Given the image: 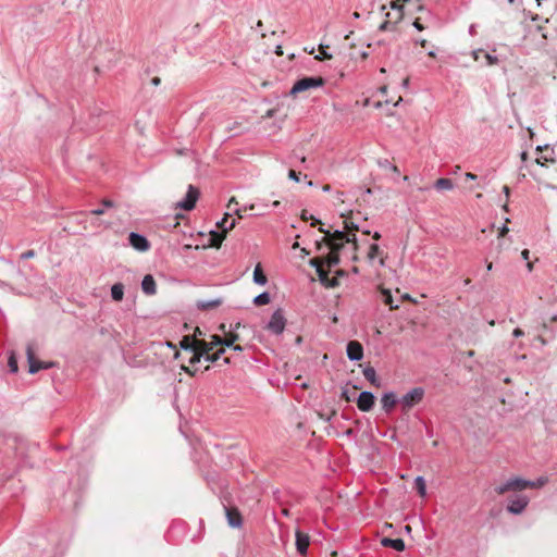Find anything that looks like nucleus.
<instances>
[{
  "mask_svg": "<svg viewBox=\"0 0 557 557\" xmlns=\"http://www.w3.org/2000/svg\"><path fill=\"white\" fill-rule=\"evenodd\" d=\"M32 546V557H63L67 543L55 532L35 536Z\"/></svg>",
  "mask_w": 557,
  "mask_h": 557,
  "instance_id": "nucleus-1",
  "label": "nucleus"
},
{
  "mask_svg": "<svg viewBox=\"0 0 557 557\" xmlns=\"http://www.w3.org/2000/svg\"><path fill=\"white\" fill-rule=\"evenodd\" d=\"M425 395V391L423 387H413L408 391L405 395L399 399V404L403 412H408L411 408L420 404Z\"/></svg>",
  "mask_w": 557,
  "mask_h": 557,
  "instance_id": "nucleus-2",
  "label": "nucleus"
},
{
  "mask_svg": "<svg viewBox=\"0 0 557 557\" xmlns=\"http://www.w3.org/2000/svg\"><path fill=\"white\" fill-rule=\"evenodd\" d=\"M286 326V318L281 308H277L271 315L264 329L272 335H282Z\"/></svg>",
  "mask_w": 557,
  "mask_h": 557,
  "instance_id": "nucleus-3",
  "label": "nucleus"
},
{
  "mask_svg": "<svg viewBox=\"0 0 557 557\" xmlns=\"http://www.w3.org/2000/svg\"><path fill=\"white\" fill-rule=\"evenodd\" d=\"M324 85V79L320 76H305L298 79L292 87L289 94L295 96L311 88H318Z\"/></svg>",
  "mask_w": 557,
  "mask_h": 557,
  "instance_id": "nucleus-4",
  "label": "nucleus"
},
{
  "mask_svg": "<svg viewBox=\"0 0 557 557\" xmlns=\"http://www.w3.org/2000/svg\"><path fill=\"white\" fill-rule=\"evenodd\" d=\"M531 484L532 483H530V480L513 478V479H509L506 482L497 485L495 487V492L499 495H503L509 491H523L527 487H529V485H531Z\"/></svg>",
  "mask_w": 557,
  "mask_h": 557,
  "instance_id": "nucleus-5",
  "label": "nucleus"
},
{
  "mask_svg": "<svg viewBox=\"0 0 557 557\" xmlns=\"http://www.w3.org/2000/svg\"><path fill=\"white\" fill-rule=\"evenodd\" d=\"M357 238L355 234H349L344 231H335L333 235H331L330 247L334 251H338L342 249L344 243H356Z\"/></svg>",
  "mask_w": 557,
  "mask_h": 557,
  "instance_id": "nucleus-6",
  "label": "nucleus"
},
{
  "mask_svg": "<svg viewBox=\"0 0 557 557\" xmlns=\"http://www.w3.org/2000/svg\"><path fill=\"white\" fill-rule=\"evenodd\" d=\"M199 190L197 187L189 185L185 197L176 202V208L190 211L195 208L196 202L199 198Z\"/></svg>",
  "mask_w": 557,
  "mask_h": 557,
  "instance_id": "nucleus-7",
  "label": "nucleus"
},
{
  "mask_svg": "<svg viewBox=\"0 0 557 557\" xmlns=\"http://www.w3.org/2000/svg\"><path fill=\"white\" fill-rule=\"evenodd\" d=\"M529 497L525 495H515L508 500L507 510L512 515H520L529 505Z\"/></svg>",
  "mask_w": 557,
  "mask_h": 557,
  "instance_id": "nucleus-8",
  "label": "nucleus"
},
{
  "mask_svg": "<svg viewBox=\"0 0 557 557\" xmlns=\"http://www.w3.org/2000/svg\"><path fill=\"white\" fill-rule=\"evenodd\" d=\"M375 404V396L372 392L363 391L358 395L357 407L363 412L370 411Z\"/></svg>",
  "mask_w": 557,
  "mask_h": 557,
  "instance_id": "nucleus-9",
  "label": "nucleus"
},
{
  "mask_svg": "<svg viewBox=\"0 0 557 557\" xmlns=\"http://www.w3.org/2000/svg\"><path fill=\"white\" fill-rule=\"evenodd\" d=\"M128 240L129 245L138 251H147L150 248L149 240L141 234L131 232Z\"/></svg>",
  "mask_w": 557,
  "mask_h": 557,
  "instance_id": "nucleus-10",
  "label": "nucleus"
},
{
  "mask_svg": "<svg viewBox=\"0 0 557 557\" xmlns=\"http://www.w3.org/2000/svg\"><path fill=\"white\" fill-rule=\"evenodd\" d=\"M346 354L349 360L359 361L363 358V347L357 341H350L346 346Z\"/></svg>",
  "mask_w": 557,
  "mask_h": 557,
  "instance_id": "nucleus-11",
  "label": "nucleus"
},
{
  "mask_svg": "<svg viewBox=\"0 0 557 557\" xmlns=\"http://www.w3.org/2000/svg\"><path fill=\"white\" fill-rule=\"evenodd\" d=\"M536 151L541 152V154H539L535 160L537 164L544 166L545 162H555L554 150L550 149L547 145L537 146Z\"/></svg>",
  "mask_w": 557,
  "mask_h": 557,
  "instance_id": "nucleus-12",
  "label": "nucleus"
},
{
  "mask_svg": "<svg viewBox=\"0 0 557 557\" xmlns=\"http://www.w3.org/2000/svg\"><path fill=\"white\" fill-rule=\"evenodd\" d=\"M397 403H399V399L392 391L384 393L381 397L382 409L386 413H391Z\"/></svg>",
  "mask_w": 557,
  "mask_h": 557,
  "instance_id": "nucleus-13",
  "label": "nucleus"
},
{
  "mask_svg": "<svg viewBox=\"0 0 557 557\" xmlns=\"http://www.w3.org/2000/svg\"><path fill=\"white\" fill-rule=\"evenodd\" d=\"M296 549L300 555H306L308 552V547L310 544V537L308 534L301 532L300 530H296Z\"/></svg>",
  "mask_w": 557,
  "mask_h": 557,
  "instance_id": "nucleus-14",
  "label": "nucleus"
},
{
  "mask_svg": "<svg viewBox=\"0 0 557 557\" xmlns=\"http://www.w3.org/2000/svg\"><path fill=\"white\" fill-rule=\"evenodd\" d=\"M26 357L28 362V372L35 374L40 370V361L35 358V350L32 344H27Z\"/></svg>",
  "mask_w": 557,
  "mask_h": 557,
  "instance_id": "nucleus-15",
  "label": "nucleus"
},
{
  "mask_svg": "<svg viewBox=\"0 0 557 557\" xmlns=\"http://www.w3.org/2000/svg\"><path fill=\"white\" fill-rule=\"evenodd\" d=\"M472 57L475 61L484 60L487 65H494L498 63V58L486 52L484 49L473 50Z\"/></svg>",
  "mask_w": 557,
  "mask_h": 557,
  "instance_id": "nucleus-16",
  "label": "nucleus"
},
{
  "mask_svg": "<svg viewBox=\"0 0 557 557\" xmlns=\"http://www.w3.org/2000/svg\"><path fill=\"white\" fill-rule=\"evenodd\" d=\"M141 289L146 295L152 296L157 293V285L153 276L147 274L141 281Z\"/></svg>",
  "mask_w": 557,
  "mask_h": 557,
  "instance_id": "nucleus-17",
  "label": "nucleus"
},
{
  "mask_svg": "<svg viewBox=\"0 0 557 557\" xmlns=\"http://www.w3.org/2000/svg\"><path fill=\"white\" fill-rule=\"evenodd\" d=\"M381 544L385 547H391L397 552H403L406 547L404 540L399 539V537L398 539L384 537V539H382Z\"/></svg>",
  "mask_w": 557,
  "mask_h": 557,
  "instance_id": "nucleus-18",
  "label": "nucleus"
},
{
  "mask_svg": "<svg viewBox=\"0 0 557 557\" xmlns=\"http://www.w3.org/2000/svg\"><path fill=\"white\" fill-rule=\"evenodd\" d=\"M226 510V518L230 527L232 528H239L242 525V515L237 510L232 509H225Z\"/></svg>",
  "mask_w": 557,
  "mask_h": 557,
  "instance_id": "nucleus-19",
  "label": "nucleus"
},
{
  "mask_svg": "<svg viewBox=\"0 0 557 557\" xmlns=\"http://www.w3.org/2000/svg\"><path fill=\"white\" fill-rule=\"evenodd\" d=\"M198 338H191V336H184L180 342V347L185 351H194L197 350Z\"/></svg>",
  "mask_w": 557,
  "mask_h": 557,
  "instance_id": "nucleus-20",
  "label": "nucleus"
},
{
  "mask_svg": "<svg viewBox=\"0 0 557 557\" xmlns=\"http://www.w3.org/2000/svg\"><path fill=\"white\" fill-rule=\"evenodd\" d=\"M317 274H318L319 280L322 285H324L326 287H335L337 285V280L336 278L331 280L329 277V272L325 271L323 268L318 269Z\"/></svg>",
  "mask_w": 557,
  "mask_h": 557,
  "instance_id": "nucleus-21",
  "label": "nucleus"
},
{
  "mask_svg": "<svg viewBox=\"0 0 557 557\" xmlns=\"http://www.w3.org/2000/svg\"><path fill=\"white\" fill-rule=\"evenodd\" d=\"M363 376L375 387L381 386V381L376 376V371L373 367H366L362 371Z\"/></svg>",
  "mask_w": 557,
  "mask_h": 557,
  "instance_id": "nucleus-22",
  "label": "nucleus"
},
{
  "mask_svg": "<svg viewBox=\"0 0 557 557\" xmlns=\"http://www.w3.org/2000/svg\"><path fill=\"white\" fill-rule=\"evenodd\" d=\"M221 304V299L198 300L196 306L200 310H209L219 307Z\"/></svg>",
  "mask_w": 557,
  "mask_h": 557,
  "instance_id": "nucleus-23",
  "label": "nucleus"
},
{
  "mask_svg": "<svg viewBox=\"0 0 557 557\" xmlns=\"http://www.w3.org/2000/svg\"><path fill=\"white\" fill-rule=\"evenodd\" d=\"M111 297L114 301H121L124 297V285L115 283L111 287Z\"/></svg>",
  "mask_w": 557,
  "mask_h": 557,
  "instance_id": "nucleus-24",
  "label": "nucleus"
},
{
  "mask_svg": "<svg viewBox=\"0 0 557 557\" xmlns=\"http://www.w3.org/2000/svg\"><path fill=\"white\" fill-rule=\"evenodd\" d=\"M383 302L387 305L392 310L398 309L399 305L394 302L392 293L389 289L382 288L381 290Z\"/></svg>",
  "mask_w": 557,
  "mask_h": 557,
  "instance_id": "nucleus-25",
  "label": "nucleus"
},
{
  "mask_svg": "<svg viewBox=\"0 0 557 557\" xmlns=\"http://www.w3.org/2000/svg\"><path fill=\"white\" fill-rule=\"evenodd\" d=\"M253 282L257 284V285H265L267 282H268V278L265 276V274L263 273L260 264L256 265L255 270H253Z\"/></svg>",
  "mask_w": 557,
  "mask_h": 557,
  "instance_id": "nucleus-26",
  "label": "nucleus"
},
{
  "mask_svg": "<svg viewBox=\"0 0 557 557\" xmlns=\"http://www.w3.org/2000/svg\"><path fill=\"white\" fill-rule=\"evenodd\" d=\"M228 216H230V213H226L224 215V218L216 223L218 227H220L222 230L221 233H223L224 235L226 232L231 231L236 224L235 220H232L228 223Z\"/></svg>",
  "mask_w": 557,
  "mask_h": 557,
  "instance_id": "nucleus-27",
  "label": "nucleus"
},
{
  "mask_svg": "<svg viewBox=\"0 0 557 557\" xmlns=\"http://www.w3.org/2000/svg\"><path fill=\"white\" fill-rule=\"evenodd\" d=\"M434 187L437 190H451L454 188V183L450 178L442 177L434 183Z\"/></svg>",
  "mask_w": 557,
  "mask_h": 557,
  "instance_id": "nucleus-28",
  "label": "nucleus"
},
{
  "mask_svg": "<svg viewBox=\"0 0 557 557\" xmlns=\"http://www.w3.org/2000/svg\"><path fill=\"white\" fill-rule=\"evenodd\" d=\"M224 237H225V235L223 233L218 232V231H211L210 238H209L210 246L220 247Z\"/></svg>",
  "mask_w": 557,
  "mask_h": 557,
  "instance_id": "nucleus-29",
  "label": "nucleus"
},
{
  "mask_svg": "<svg viewBox=\"0 0 557 557\" xmlns=\"http://www.w3.org/2000/svg\"><path fill=\"white\" fill-rule=\"evenodd\" d=\"M414 488L417 490L418 494L421 497H424L426 495V483L423 476L418 475L414 479Z\"/></svg>",
  "mask_w": 557,
  "mask_h": 557,
  "instance_id": "nucleus-30",
  "label": "nucleus"
},
{
  "mask_svg": "<svg viewBox=\"0 0 557 557\" xmlns=\"http://www.w3.org/2000/svg\"><path fill=\"white\" fill-rule=\"evenodd\" d=\"M197 344V349L203 352L205 356L215 348V346L212 345L211 342H207L202 338H198Z\"/></svg>",
  "mask_w": 557,
  "mask_h": 557,
  "instance_id": "nucleus-31",
  "label": "nucleus"
},
{
  "mask_svg": "<svg viewBox=\"0 0 557 557\" xmlns=\"http://www.w3.org/2000/svg\"><path fill=\"white\" fill-rule=\"evenodd\" d=\"M271 300V297H270V294L268 292H263L259 295H257L252 302L256 305V306H263V305H268Z\"/></svg>",
  "mask_w": 557,
  "mask_h": 557,
  "instance_id": "nucleus-32",
  "label": "nucleus"
},
{
  "mask_svg": "<svg viewBox=\"0 0 557 557\" xmlns=\"http://www.w3.org/2000/svg\"><path fill=\"white\" fill-rule=\"evenodd\" d=\"M224 352H225V348H224V347H220L219 349H216V351H215V352H213V354H210V352H209V354H207V355L205 356V360H206L207 362L214 363V362H216V361L221 358V356H222Z\"/></svg>",
  "mask_w": 557,
  "mask_h": 557,
  "instance_id": "nucleus-33",
  "label": "nucleus"
},
{
  "mask_svg": "<svg viewBox=\"0 0 557 557\" xmlns=\"http://www.w3.org/2000/svg\"><path fill=\"white\" fill-rule=\"evenodd\" d=\"M8 366H9L11 373H16L18 371L17 359H16L14 352L10 354L9 360H8Z\"/></svg>",
  "mask_w": 557,
  "mask_h": 557,
  "instance_id": "nucleus-34",
  "label": "nucleus"
},
{
  "mask_svg": "<svg viewBox=\"0 0 557 557\" xmlns=\"http://www.w3.org/2000/svg\"><path fill=\"white\" fill-rule=\"evenodd\" d=\"M329 46L320 45L319 50L320 54L315 55L317 60H330L332 59V54L327 52Z\"/></svg>",
  "mask_w": 557,
  "mask_h": 557,
  "instance_id": "nucleus-35",
  "label": "nucleus"
},
{
  "mask_svg": "<svg viewBox=\"0 0 557 557\" xmlns=\"http://www.w3.org/2000/svg\"><path fill=\"white\" fill-rule=\"evenodd\" d=\"M381 253H382V251L380 249V246L377 244H372L369 248L368 257H369V259L373 260Z\"/></svg>",
  "mask_w": 557,
  "mask_h": 557,
  "instance_id": "nucleus-36",
  "label": "nucleus"
},
{
  "mask_svg": "<svg viewBox=\"0 0 557 557\" xmlns=\"http://www.w3.org/2000/svg\"><path fill=\"white\" fill-rule=\"evenodd\" d=\"M238 339V335L237 334H228L225 336V338H223V342H222V347H232L235 343V341Z\"/></svg>",
  "mask_w": 557,
  "mask_h": 557,
  "instance_id": "nucleus-37",
  "label": "nucleus"
},
{
  "mask_svg": "<svg viewBox=\"0 0 557 557\" xmlns=\"http://www.w3.org/2000/svg\"><path fill=\"white\" fill-rule=\"evenodd\" d=\"M193 352V356L191 358L189 359V363L191 366L196 364V363H199L201 361V359L203 358L205 359V355L203 352H201L200 350H194L191 351Z\"/></svg>",
  "mask_w": 557,
  "mask_h": 557,
  "instance_id": "nucleus-38",
  "label": "nucleus"
},
{
  "mask_svg": "<svg viewBox=\"0 0 557 557\" xmlns=\"http://www.w3.org/2000/svg\"><path fill=\"white\" fill-rule=\"evenodd\" d=\"M547 478L545 476H540L536 481H530V483H532L531 485H529V487H541L543 485H545L547 483Z\"/></svg>",
  "mask_w": 557,
  "mask_h": 557,
  "instance_id": "nucleus-39",
  "label": "nucleus"
},
{
  "mask_svg": "<svg viewBox=\"0 0 557 557\" xmlns=\"http://www.w3.org/2000/svg\"><path fill=\"white\" fill-rule=\"evenodd\" d=\"M392 164L387 159H379L377 160V165L381 168V169H385V170H388L392 168Z\"/></svg>",
  "mask_w": 557,
  "mask_h": 557,
  "instance_id": "nucleus-40",
  "label": "nucleus"
},
{
  "mask_svg": "<svg viewBox=\"0 0 557 557\" xmlns=\"http://www.w3.org/2000/svg\"><path fill=\"white\" fill-rule=\"evenodd\" d=\"M210 342H211V343H212V345H214L215 347H216V346L222 347L223 338H222L221 336H219V335H212V336H211V341H210Z\"/></svg>",
  "mask_w": 557,
  "mask_h": 557,
  "instance_id": "nucleus-41",
  "label": "nucleus"
},
{
  "mask_svg": "<svg viewBox=\"0 0 557 557\" xmlns=\"http://www.w3.org/2000/svg\"><path fill=\"white\" fill-rule=\"evenodd\" d=\"M40 370H47L55 367V362L53 361H40Z\"/></svg>",
  "mask_w": 557,
  "mask_h": 557,
  "instance_id": "nucleus-42",
  "label": "nucleus"
},
{
  "mask_svg": "<svg viewBox=\"0 0 557 557\" xmlns=\"http://www.w3.org/2000/svg\"><path fill=\"white\" fill-rule=\"evenodd\" d=\"M326 262H327V265L331 268V267L336 265L339 262V259L337 256H331V257H327Z\"/></svg>",
  "mask_w": 557,
  "mask_h": 557,
  "instance_id": "nucleus-43",
  "label": "nucleus"
},
{
  "mask_svg": "<svg viewBox=\"0 0 557 557\" xmlns=\"http://www.w3.org/2000/svg\"><path fill=\"white\" fill-rule=\"evenodd\" d=\"M310 265L313 267L315 269V271H318V269H322V264H321V261L319 259H311L310 260Z\"/></svg>",
  "mask_w": 557,
  "mask_h": 557,
  "instance_id": "nucleus-44",
  "label": "nucleus"
},
{
  "mask_svg": "<svg viewBox=\"0 0 557 557\" xmlns=\"http://www.w3.org/2000/svg\"><path fill=\"white\" fill-rule=\"evenodd\" d=\"M34 257H35V251H34V250H32V249H30V250H27V251H25V252H23V253L21 255V258H22V259H30V258H34Z\"/></svg>",
  "mask_w": 557,
  "mask_h": 557,
  "instance_id": "nucleus-45",
  "label": "nucleus"
},
{
  "mask_svg": "<svg viewBox=\"0 0 557 557\" xmlns=\"http://www.w3.org/2000/svg\"><path fill=\"white\" fill-rule=\"evenodd\" d=\"M288 176L295 182H299V174L295 170H289Z\"/></svg>",
  "mask_w": 557,
  "mask_h": 557,
  "instance_id": "nucleus-46",
  "label": "nucleus"
},
{
  "mask_svg": "<svg viewBox=\"0 0 557 557\" xmlns=\"http://www.w3.org/2000/svg\"><path fill=\"white\" fill-rule=\"evenodd\" d=\"M104 210H106V209H104L103 207H102V208H97V209L91 210V211H90V214H94V215H101V214H103V213H104Z\"/></svg>",
  "mask_w": 557,
  "mask_h": 557,
  "instance_id": "nucleus-47",
  "label": "nucleus"
},
{
  "mask_svg": "<svg viewBox=\"0 0 557 557\" xmlns=\"http://www.w3.org/2000/svg\"><path fill=\"white\" fill-rule=\"evenodd\" d=\"M512 335L515 337H521V336L524 335V332L521 329L517 327V329L513 330Z\"/></svg>",
  "mask_w": 557,
  "mask_h": 557,
  "instance_id": "nucleus-48",
  "label": "nucleus"
},
{
  "mask_svg": "<svg viewBox=\"0 0 557 557\" xmlns=\"http://www.w3.org/2000/svg\"><path fill=\"white\" fill-rule=\"evenodd\" d=\"M102 206L103 208H112L114 206L113 201L109 200V199H104L102 200Z\"/></svg>",
  "mask_w": 557,
  "mask_h": 557,
  "instance_id": "nucleus-49",
  "label": "nucleus"
},
{
  "mask_svg": "<svg viewBox=\"0 0 557 557\" xmlns=\"http://www.w3.org/2000/svg\"><path fill=\"white\" fill-rule=\"evenodd\" d=\"M202 335H203L202 331L199 327H197L195 330L194 335L191 336V338H200V336H202Z\"/></svg>",
  "mask_w": 557,
  "mask_h": 557,
  "instance_id": "nucleus-50",
  "label": "nucleus"
},
{
  "mask_svg": "<svg viewBox=\"0 0 557 557\" xmlns=\"http://www.w3.org/2000/svg\"><path fill=\"white\" fill-rule=\"evenodd\" d=\"M413 26H414L416 29H418L420 32L424 29V26L418 20H416L413 22Z\"/></svg>",
  "mask_w": 557,
  "mask_h": 557,
  "instance_id": "nucleus-51",
  "label": "nucleus"
},
{
  "mask_svg": "<svg viewBox=\"0 0 557 557\" xmlns=\"http://www.w3.org/2000/svg\"><path fill=\"white\" fill-rule=\"evenodd\" d=\"M465 177H466L467 180H471V181H474V180H476V178H478V176H476L475 174L471 173V172H467V173L465 174Z\"/></svg>",
  "mask_w": 557,
  "mask_h": 557,
  "instance_id": "nucleus-52",
  "label": "nucleus"
},
{
  "mask_svg": "<svg viewBox=\"0 0 557 557\" xmlns=\"http://www.w3.org/2000/svg\"><path fill=\"white\" fill-rule=\"evenodd\" d=\"M530 251L528 249L522 250L521 256L524 260H529Z\"/></svg>",
  "mask_w": 557,
  "mask_h": 557,
  "instance_id": "nucleus-53",
  "label": "nucleus"
},
{
  "mask_svg": "<svg viewBox=\"0 0 557 557\" xmlns=\"http://www.w3.org/2000/svg\"><path fill=\"white\" fill-rule=\"evenodd\" d=\"M520 158H521L522 163H524L528 160V152L527 151H522L520 153Z\"/></svg>",
  "mask_w": 557,
  "mask_h": 557,
  "instance_id": "nucleus-54",
  "label": "nucleus"
},
{
  "mask_svg": "<svg viewBox=\"0 0 557 557\" xmlns=\"http://www.w3.org/2000/svg\"><path fill=\"white\" fill-rule=\"evenodd\" d=\"M503 191H504V194H505L506 198H508V197H509V195H510V188H509L508 186H506V185H505V186L503 187Z\"/></svg>",
  "mask_w": 557,
  "mask_h": 557,
  "instance_id": "nucleus-55",
  "label": "nucleus"
},
{
  "mask_svg": "<svg viewBox=\"0 0 557 557\" xmlns=\"http://www.w3.org/2000/svg\"><path fill=\"white\" fill-rule=\"evenodd\" d=\"M508 231H509V228L506 225H503V227L500 228L499 235L504 236Z\"/></svg>",
  "mask_w": 557,
  "mask_h": 557,
  "instance_id": "nucleus-56",
  "label": "nucleus"
},
{
  "mask_svg": "<svg viewBox=\"0 0 557 557\" xmlns=\"http://www.w3.org/2000/svg\"><path fill=\"white\" fill-rule=\"evenodd\" d=\"M231 348H232L234 351H243V347H242L240 345H235V344H234Z\"/></svg>",
  "mask_w": 557,
  "mask_h": 557,
  "instance_id": "nucleus-57",
  "label": "nucleus"
},
{
  "mask_svg": "<svg viewBox=\"0 0 557 557\" xmlns=\"http://www.w3.org/2000/svg\"><path fill=\"white\" fill-rule=\"evenodd\" d=\"M310 219H312V222H311V225L312 226H315L317 224H321L320 220L319 219H315L313 216H310Z\"/></svg>",
  "mask_w": 557,
  "mask_h": 557,
  "instance_id": "nucleus-58",
  "label": "nucleus"
},
{
  "mask_svg": "<svg viewBox=\"0 0 557 557\" xmlns=\"http://www.w3.org/2000/svg\"><path fill=\"white\" fill-rule=\"evenodd\" d=\"M392 9H394V10H401V9H403V7H401V5H399V4H397L396 2H393V3H392Z\"/></svg>",
  "mask_w": 557,
  "mask_h": 557,
  "instance_id": "nucleus-59",
  "label": "nucleus"
},
{
  "mask_svg": "<svg viewBox=\"0 0 557 557\" xmlns=\"http://www.w3.org/2000/svg\"><path fill=\"white\" fill-rule=\"evenodd\" d=\"M417 42L420 44L422 47H426L428 45V41L425 39H420Z\"/></svg>",
  "mask_w": 557,
  "mask_h": 557,
  "instance_id": "nucleus-60",
  "label": "nucleus"
},
{
  "mask_svg": "<svg viewBox=\"0 0 557 557\" xmlns=\"http://www.w3.org/2000/svg\"><path fill=\"white\" fill-rule=\"evenodd\" d=\"M160 82H161V81H160V78H159V77H154V78H152V84H153V85H156V86H158V85L160 84Z\"/></svg>",
  "mask_w": 557,
  "mask_h": 557,
  "instance_id": "nucleus-61",
  "label": "nucleus"
},
{
  "mask_svg": "<svg viewBox=\"0 0 557 557\" xmlns=\"http://www.w3.org/2000/svg\"><path fill=\"white\" fill-rule=\"evenodd\" d=\"M381 238V234L379 232H374L373 239L379 240Z\"/></svg>",
  "mask_w": 557,
  "mask_h": 557,
  "instance_id": "nucleus-62",
  "label": "nucleus"
},
{
  "mask_svg": "<svg viewBox=\"0 0 557 557\" xmlns=\"http://www.w3.org/2000/svg\"><path fill=\"white\" fill-rule=\"evenodd\" d=\"M389 170L395 172V173H399V170H398V168L395 164H392V168Z\"/></svg>",
  "mask_w": 557,
  "mask_h": 557,
  "instance_id": "nucleus-63",
  "label": "nucleus"
},
{
  "mask_svg": "<svg viewBox=\"0 0 557 557\" xmlns=\"http://www.w3.org/2000/svg\"><path fill=\"white\" fill-rule=\"evenodd\" d=\"M527 268H528V271L531 272L533 269V263L528 261Z\"/></svg>",
  "mask_w": 557,
  "mask_h": 557,
  "instance_id": "nucleus-64",
  "label": "nucleus"
}]
</instances>
